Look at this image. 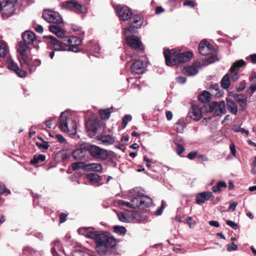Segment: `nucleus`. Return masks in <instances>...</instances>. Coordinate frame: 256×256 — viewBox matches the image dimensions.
Wrapping results in <instances>:
<instances>
[{
  "label": "nucleus",
  "mask_w": 256,
  "mask_h": 256,
  "mask_svg": "<svg viewBox=\"0 0 256 256\" xmlns=\"http://www.w3.org/2000/svg\"><path fill=\"white\" fill-rule=\"evenodd\" d=\"M142 24V22L140 20H134L128 28L124 30V34L126 36L127 44L134 50H142V48H141L142 43L138 37L130 34L136 32V29L140 28Z\"/></svg>",
  "instance_id": "f03ea898"
},
{
  "label": "nucleus",
  "mask_w": 256,
  "mask_h": 256,
  "mask_svg": "<svg viewBox=\"0 0 256 256\" xmlns=\"http://www.w3.org/2000/svg\"><path fill=\"white\" fill-rule=\"evenodd\" d=\"M36 146L40 149L47 150V149H48V148L50 146L48 142H44L42 143L36 142Z\"/></svg>",
  "instance_id": "49530a36"
},
{
  "label": "nucleus",
  "mask_w": 256,
  "mask_h": 256,
  "mask_svg": "<svg viewBox=\"0 0 256 256\" xmlns=\"http://www.w3.org/2000/svg\"><path fill=\"white\" fill-rule=\"evenodd\" d=\"M246 64V62L242 60H236L234 62L232 66H234V70L239 72V70L240 68L244 66Z\"/></svg>",
  "instance_id": "f704fd0d"
},
{
  "label": "nucleus",
  "mask_w": 256,
  "mask_h": 256,
  "mask_svg": "<svg viewBox=\"0 0 256 256\" xmlns=\"http://www.w3.org/2000/svg\"><path fill=\"white\" fill-rule=\"evenodd\" d=\"M23 42L28 44H32L36 40L34 34L30 31H26L22 34Z\"/></svg>",
  "instance_id": "4be33fe9"
},
{
  "label": "nucleus",
  "mask_w": 256,
  "mask_h": 256,
  "mask_svg": "<svg viewBox=\"0 0 256 256\" xmlns=\"http://www.w3.org/2000/svg\"><path fill=\"white\" fill-rule=\"evenodd\" d=\"M113 228L114 232L119 235H124L126 232V229L124 226H114Z\"/></svg>",
  "instance_id": "4c0bfd02"
},
{
  "label": "nucleus",
  "mask_w": 256,
  "mask_h": 256,
  "mask_svg": "<svg viewBox=\"0 0 256 256\" xmlns=\"http://www.w3.org/2000/svg\"><path fill=\"white\" fill-rule=\"evenodd\" d=\"M210 94L208 92L206 91H204L198 96V100L203 102H208L210 100Z\"/></svg>",
  "instance_id": "473e14b6"
},
{
  "label": "nucleus",
  "mask_w": 256,
  "mask_h": 256,
  "mask_svg": "<svg viewBox=\"0 0 256 256\" xmlns=\"http://www.w3.org/2000/svg\"><path fill=\"white\" fill-rule=\"evenodd\" d=\"M218 60L217 57L216 55H212L210 56H209L206 59L204 60L206 62V61L207 64H210L213 63Z\"/></svg>",
  "instance_id": "de8ad7c7"
},
{
  "label": "nucleus",
  "mask_w": 256,
  "mask_h": 256,
  "mask_svg": "<svg viewBox=\"0 0 256 256\" xmlns=\"http://www.w3.org/2000/svg\"><path fill=\"white\" fill-rule=\"evenodd\" d=\"M234 66H231L230 70V76L232 81L236 82L239 78L240 76L238 72L234 70Z\"/></svg>",
  "instance_id": "e433bc0d"
},
{
  "label": "nucleus",
  "mask_w": 256,
  "mask_h": 256,
  "mask_svg": "<svg viewBox=\"0 0 256 256\" xmlns=\"http://www.w3.org/2000/svg\"><path fill=\"white\" fill-rule=\"evenodd\" d=\"M197 154L196 152L192 151L188 154V158L190 160H192L196 156Z\"/></svg>",
  "instance_id": "6e6d98bb"
},
{
  "label": "nucleus",
  "mask_w": 256,
  "mask_h": 256,
  "mask_svg": "<svg viewBox=\"0 0 256 256\" xmlns=\"http://www.w3.org/2000/svg\"><path fill=\"white\" fill-rule=\"evenodd\" d=\"M86 168L90 170L101 172L102 170V166L98 163H91L86 166Z\"/></svg>",
  "instance_id": "7c9ffc66"
},
{
  "label": "nucleus",
  "mask_w": 256,
  "mask_h": 256,
  "mask_svg": "<svg viewBox=\"0 0 256 256\" xmlns=\"http://www.w3.org/2000/svg\"><path fill=\"white\" fill-rule=\"evenodd\" d=\"M188 116L190 118L198 121L202 117V108L196 104H193L190 108Z\"/></svg>",
  "instance_id": "dca6fc26"
},
{
  "label": "nucleus",
  "mask_w": 256,
  "mask_h": 256,
  "mask_svg": "<svg viewBox=\"0 0 256 256\" xmlns=\"http://www.w3.org/2000/svg\"><path fill=\"white\" fill-rule=\"evenodd\" d=\"M164 54L166 64L168 66H172L178 64L186 62L189 61L192 56V54L190 52L180 53L168 50H164Z\"/></svg>",
  "instance_id": "7ed1b4c3"
},
{
  "label": "nucleus",
  "mask_w": 256,
  "mask_h": 256,
  "mask_svg": "<svg viewBox=\"0 0 256 256\" xmlns=\"http://www.w3.org/2000/svg\"><path fill=\"white\" fill-rule=\"evenodd\" d=\"M132 117L130 114H127L125 116L123 119L122 122V126L123 128H125L128 122L132 120Z\"/></svg>",
  "instance_id": "79ce46f5"
},
{
  "label": "nucleus",
  "mask_w": 256,
  "mask_h": 256,
  "mask_svg": "<svg viewBox=\"0 0 256 256\" xmlns=\"http://www.w3.org/2000/svg\"><path fill=\"white\" fill-rule=\"evenodd\" d=\"M100 235V234H98L95 231H90L89 230L88 232H86V237L94 240H96V244L97 240L99 238Z\"/></svg>",
  "instance_id": "58836bf2"
},
{
  "label": "nucleus",
  "mask_w": 256,
  "mask_h": 256,
  "mask_svg": "<svg viewBox=\"0 0 256 256\" xmlns=\"http://www.w3.org/2000/svg\"><path fill=\"white\" fill-rule=\"evenodd\" d=\"M184 126L185 125L183 122L182 120H179L175 124L174 128L178 132L182 133Z\"/></svg>",
  "instance_id": "c9c22d12"
},
{
  "label": "nucleus",
  "mask_w": 256,
  "mask_h": 256,
  "mask_svg": "<svg viewBox=\"0 0 256 256\" xmlns=\"http://www.w3.org/2000/svg\"><path fill=\"white\" fill-rule=\"evenodd\" d=\"M72 256H86L85 254L80 250H75L72 253Z\"/></svg>",
  "instance_id": "052dcab7"
},
{
  "label": "nucleus",
  "mask_w": 256,
  "mask_h": 256,
  "mask_svg": "<svg viewBox=\"0 0 256 256\" xmlns=\"http://www.w3.org/2000/svg\"><path fill=\"white\" fill-rule=\"evenodd\" d=\"M226 224L232 228L236 229L238 227L237 224L233 221L228 220L226 222Z\"/></svg>",
  "instance_id": "864d4df0"
},
{
  "label": "nucleus",
  "mask_w": 256,
  "mask_h": 256,
  "mask_svg": "<svg viewBox=\"0 0 256 256\" xmlns=\"http://www.w3.org/2000/svg\"><path fill=\"white\" fill-rule=\"evenodd\" d=\"M58 127L62 132L68 133L70 135L74 134L76 132V122L74 120L70 118L68 114L66 112L61 114Z\"/></svg>",
  "instance_id": "39448f33"
},
{
  "label": "nucleus",
  "mask_w": 256,
  "mask_h": 256,
  "mask_svg": "<svg viewBox=\"0 0 256 256\" xmlns=\"http://www.w3.org/2000/svg\"><path fill=\"white\" fill-rule=\"evenodd\" d=\"M209 111L212 112L214 116H219L226 112V104L224 101H214L209 104Z\"/></svg>",
  "instance_id": "9d476101"
},
{
  "label": "nucleus",
  "mask_w": 256,
  "mask_h": 256,
  "mask_svg": "<svg viewBox=\"0 0 256 256\" xmlns=\"http://www.w3.org/2000/svg\"><path fill=\"white\" fill-rule=\"evenodd\" d=\"M98 140L101 142L106 145H110L112 144L114 141V138L111 135H100L98 136Z\"/></svg>",
  "instance_id": "412c9836"
},
{
  "label": "nucleus",
  "mask_w": 256,
  "mask_h": 256,
  "mask_svg": "<svg viewBox=\"0 0 256 256\" xmlns=\"http://www.w3.org/2000/svg\"><path fill=\"white\" fill-rule=\"evenodd\" d=\"M230 85V76L229 74H226L221 80L222 87L228 89Z\"/></svg>",
  "instance_id": "bb28decb"
},
{
  "label": "nucleus",
  "mask_w": 256,
  "mask_h": 256,
  "mask_svg": "<svg viewBox=\"0 0 256 256\" xmlns=\"http://www.w3.org/2000/svg\"><path fill=\"white\" fill-rule=\"evenodd\" d=\"M116 11L120 19L122 20H126L130 19L131 24L133 22L134 20H138L132 17V14L130 10L126 6H117L116 7Z\"/></svg>",
  "instance_id": "1a4fd4ad"
},
{
  "label": "nucleus",
  "mask_w": 256,
  "mask_h": 256,
  "mask_svg": "<svg viewBox=\"0 0 256 256\" xmlns=\"http://www.w3.org/2000/svg\"><path fill=\"white\" fill-rule=\"evenodd\" d=\"M67 214L62 213L60 216V223H63L66 220Z\"/></svg>",
  "instance_id": "4d7b16f0"
},
{
  "label": "nucleus",
  "mask_w": 256,
  "mask_h": 256,
  "mask_svg": "<svg viewBox=\"0 0 256 256\" xmlns=\"http://www.w3.org/2000/svg\"><path fill=\"white\" fill-rule=\"evenodd\" d=\"M250 57L252 63H256V54H251Z\"/></svg>",
  "instance_id": "774afa93"
},
{
  "label": "nucleus",
  "mask_w": 256,
  "mask_h": 256,
  "mask_svg": "<svg viewBox=\"0 0 256 256\" xmlns=\"http://www.w3.org/2000/svg\"><path fill=\"white\" fill-rule=\"evenodd\" d=\"M86 151V146L84 148H79L72 152V157L76 160H81L84 157V152Z\"/></svg>",
  "instance_id": "5701e85b"
},
{
  "label": "nucleus",
  "mask_w": 256,
  "mask_h": 256,
  "mask_svg": "<svg viewBox=\"0 0 256 256\" xmlns=\"http://www.w3.org/2000/svg\"><path fill=\"white\" fill-rule=\"evenodd\" d=\"M182 140V138H176V139L175 140V144L176 145V151L178 155H180L184 150V146H182L180 144H178V142H180Z\"/></svg>",
  "instance_id": "ea45409f"
},
{
  "label": "nucleus",
  "mask_w": 256,
  "mask_h": 256,
  "mask_svg": "<svg viewBox=\"0 0 256 256\" xmlns=\"http://www.w3.org/2000/svg\"><path fill=\"white\" fill-rule=\"evenodd\" d=\"M94 228L92 227H86V228H81L78 229V232L80 234L84 235L86 236V232H88L89 230L90 229H93Z\"/></svg>",
  "instance_id": "37998d69"
},
{
  "label": "nucleus",
  "mask_w": 256,
  "mask_h": 256,
  "mask_svg": "<svg viewBox=\"0 0 256 256\" xmlns=\"http://www.w3.org/2000/svg\"><path fill=\"white\" fill-rule=\"evenodd\" d=\"M146 66L147 61L146 60H138L134 62V64L131 66V72L136 74H142L144 72Z\"/></svg>",
  "instance_id": "4468645a"
},
{
  "label": "nucleus",
  "mask_w": 256,
  "mask_h": 256,
  "mask_svg": "<svg viewBox=\"0 0 256 256\" xmlns=\"http://www.w3.org/2000/svg\"><path fill=\"white\" fill-rule=\"evenodd\" d=\"M46 160V156L44 154H39L38 156H34V158L31 160L30 163L32 164H38L40 162H44Z\"/></svg>",
  "instance_id": "72a5a7b5"
},
{
  "label": "nucleus",
  "mask_w": 256,
  "mask_h": 256,
  "mask_svg": "<svg viewBox=\"0 0 256 256\" xmlns=\"http://www.w3.org/2000/svg\"><path fill=\"white\" fill-rule=\"evenodd\" d=\"M86 150L92 156L96 158L104 160L108 156V151L97 146L88 145L86 146Z\"/></svg>",
  "instance_id": "0eeeda50"
},
{
  "label": "nucleus",
  "mask_w": 256,
  "mask_h": 256,
  "mask_svg": "<svg viewBox=\"0 0 256 256\" xmlns=\"http://www.w3.org/2000/svg\"><path fill=\"white\" fill-rule=\"evenodd\" d=\"M80 164H81L79 162H74L72 164V168L74 170H76L77 169H78V168H80Z\"/></svg>",
  "instance_id": "69168bd1"
},
{
  "label": "nucleus",
  "mask_w": 256,
  "mask_h": 256,
  "mask_svg": "<svg viewBox=\"0 0 256 256\" xmlns=\"http://www.w3.org/2000/svg\"><path fill=\"white\" fill-rule=\"evenodd\" d=\"M27 44H28L24 42H20L18 44V50L20 54L18 56L20 62L28 58L26 54V51L28 49V46Z\"/></svg>",
  "instance_id": "6ab92c4d"
},
{
  "label": "nucleus",
  "mask_w": 256,
  "mask_h": 256,
  "mask_svg": "<svg viewBox=\"0 0 256 256\" xmlns=\"http://www.w3.org/2000/svg\"><path fill=\"white\" fill-rule=\"evenodd\" d=\"M118 217L119 220L124 222H130V218L122 212H118Z\"/></svg>",
  "instance_id": "a19ab883"
},
{
  "label": "nucleus",
  "mask_w": 256,
  "mask_h": 256,
  "mask_svg": "<svg viewBox=\"0 0 256 256\" xmlns=\"http://www.w3.org/2000/svg\"><path fill=\"white\" fill-rule=\"evenodd\" d=\"M56 139L60 142L61 144H66V141L65 138L61 134H56L55 136Z\"/></svg>",
  "instance_id": "c03bdc74"
},
{
  "label": "nucleus",
  "mask_w": 256,
  "mask_h": 256,
  "mask_svg": "<svg viewBox=\"0 0 256 256\" xmlns=\"http://www.w3.org/2000/svg\"><path fill=\"white\" fill-rule=\"evenodd\" d=\"M246 82L245 80H242V81L240 82L239 83L238 86V87L236 88L238 92L242 91L243 90H244V88H246Z\"/></svg>",
  "instance_id": "8fccbe9b"
},
{
  "label": "nucleus",
  "mask_w": 256,
  "mask_h": 256,
  "mask_svg": "<svg viewBox=\"0 0 256 256\" xmlns=\"http://www.w3.org/2000/svg\"><path fill=\"white\" fill-rule=\"evenodd\" d=\"M232 130L235 132H240L242 130V128L238 124L234 125L232 128Z\"/></svg>",
  "instance_id": "680f3d73"
},
{
  "label": "nucleus",
  "mask_w": 256,
  "mask_h": 256,
  "mask_svg": "<svg viewBox=\"0 0 256 256\" xmlns=\"http://www.w3.org/2000/svg\"><path fill=\"white\" fill-rule=\"evenodd\" d=\"M238 248V246L234 242L232 244H229L227 245V250L228 251L230 252L232 250H236Z\"/></svg>",
  "instance_id": "3c124183"
},
{
  "label": "nucleus",
  "mask_w": 256,
  "mask_h": 256,
  "mask_svg": "<svg viewBox=\"0 0 256 256\" xmlns=\"http://www.w3.org/2000/svg\"><path fill=\"white\" fill-rule=\"evenodd\" d=\"M208 223H209L210 225L211 226H214L216 228H218L220 226L219 223L218 221L210 220V221H209Z\"/></svg>",
  "instance_id": "0e129e2a"
},
{
  "label": "nucleus",
  "mask_w": 256,
  "mask_h": 256,
  "mask_svg": "<svg viewBox=\"0 0 256 256\" xmlns=\"http://www.w3.org/2000/svg\"><path fill=\"white\" fill-rule=\"evenodd\" d=\"M247 91L250 94H253L256 91V84L250 85Z\"/></svg>",
  "instance_id": "603ef678"
},
{
  "label": "nucleus",
  "mask_w": 256,
  "mask_h": 256,
  "mask_svg": "<svg viewBox=\"0 0 256 256\" xmlns=\"http://www.w3.org/2000/svg\"><path fill=\"white\" fill-rule=\"evenodd\" d=\"M112 112V108H110L106 110H100L99 113L102 119L108 120L110 118V114Z\"/></svg>",
  "instance_id": "c756f323"
},
{
  "label": "nucleus",
  "mask_w": 256,
  "mask_h": 256,
  "mask_svg": "<svg viewBox=\"0 0 256 256\" xmlns=\"http://www.w3.org/2000/svg\"><path fill=\"white\" fill-rule=\"evenodd\" d=\"M199 51L201 54L206 56L214 52L212 46L207 40H202L199 45Z\"/></svg>",
  "instance_id": "a211bd4d"
},
{
  "label": "nucleus",
  "mask_w": 256,
  "mask_h": 256,
  "mask_svg": "<svg viewBox=\"0 0 256 256\" xmlns=\"http://www.w3.org/2000/svg\"><path fill=\"white\" fill-rule=\"evenodd\" d=\"M8 52V47L6 42L0 40V58H4Z\"/></svg>",
  "instance_id": "c85d7f7f"
},
{
  "label": "nucleus",
  "mask_w": 256,
  "mask_h": 256,
  "mask_svg": "<svg viewBox=\"0 0 256 256\" xmlns=\"http://www.w3.org/2000/svg\"><path fill=\"white\" fill-rule=\"evenodd\" d=\"M118 204L124 207L132 208V204L131 202H127L122 200H120L118 201Z\"/></svg>",
  "instance_id": "a18cd8bd"
},
{
  "label": "nucleus",
  "mask_w": 256,
  "mask_h": 256,
  "mask_svg": "<svg viewBox=\"0 0 256 256\" xmlns=\"http://www.w3.org/2000/svg\"><path fill=\"white\" fill-rule=\"evenodd\" d=\"M212 196V193L210 192H204L198 193L196 195V202L198 204H202Z\"/></svg>",
  "instance_id": "aec40b11"
},
{
  "label": "nucleus",
  "mask_w": 256,
  "mask_h": 256,
  "mask_svg": "<svg viewBox=\"0 0 256 256\" xmlns=\"http://www.w3.org/2000/svg\"><path fill=\"white\" fill-rule=\"evenodd\" d=\"M86 178L90 182L96 183L101 180L100 177L97 174L94 173L88 174L86 175Z\"/></svg>",
  "instance_id": "2f4dec72"
},
{
  "label": "nucleus",
  "mask_w": 256,
  "mask_h": 256,
  "mask_svg": "<svg viewBox=\"0 0 256 256\" xmlns=\"http://www.w3.org/2000/svg\"><path fill=\"white\" fill-rule=\"evenodd\" d=\"M176 81L180 84H184L186 82V78L183 76H178L176 78Z\"/></svg>",
  "instance_id": "e2e57ef3"
},
{
  "label": "nucleus",
  "mask_w": 256,
  "mask_h": 256,
  "mask_svg": "<svg viewBox=\"0 0 256 256\" xmlns=\"http://www.w3.org/2000/svg\"><path fill=\"white\" fill-rule=\"evenodd\" d=\"M236 98L238 102L240 104V105L246 104V100L244 98V96L242 94L237 95Z\"/></svg>",
  "instance_id": "09e8293b"
},
{
  "label": "nucleus",
  "mask_w": 256,
  "mask_h": 256,
  "mask_svg": "<svg viewBox=\"0 0 256 256\" xmlns=\"http://www.w3.org/2000/svg\"><path fill=\"white\" fill-rule=\"evenodd\" d=\"M116 244V240L107 234H100L96 244V250L100 255L105 254Z\"/></svg>",
  "instance_id": "20e7f679"
},
{
  "label": "nucleus",
  "mask_w": 256,
  "mask_h": 256,
  "mask_svg": "<svg viewBox=\"0 0 256 256\" xmlns=\"http://www.w3.org/2000/svg\"><path fill=\"white\" fill-rule=\"evenodd\" d=\"M16 2L17 0H4L0 3V12L4 17L8 18L14 14Z\"/></svg>",
  "instance_id": "6e6552de"
},
{
  "label": "nucleus",
  "mask_w": 256,
  "mask_h": 256,
  "mask_svg": "<svg viewBox=\"0 0 256 256\" xmlns=\"http://www.w3.org/2000/svg\"><path fill=\"white\" fill-rule=\"evenodd\" d=\"M166 118L168 120H172V114L170 111H168L166 112Z\"/></svg>",
  "instance_id": "338daca9"
},
{
  "label": "nucleus",
  "mask_w": 256,
  "mask_h": 256,
  "mask_svg": "<svg viewBox=\"0 0 256 256\" xmlns=\"http://www.w3.org/2000/svg\"><path fill=\"white\" fill-rule=\"evenodd\" d=\"M228 110L232 114L236 115L238 113V105L233 100H228L226 102Z\"/></svg>",
  "instance_id": "b1692460"
},
{
  "label": "nucleus",
  "mask_w": 256,
  "mask_h": 256,
  "mask_svg": "<svg viewBox=\"0 0 256 256\" xmlns=\"http://www.w3.org/2000/svg\"><path fill=\"white\" fill-rule=\"evenodd\" d=\"M132 217L134 220H140V214L136 211L133 212L132 214Z\"/></svg>",
  "instance_id": "13d9d810"
},
{
  "label": "nucleus",
  "mask_w": 256,
  "mask_h": 256,
  "mask_svg": "<svg viewBox=\"0 0 256 256\" xmlns=\"http://www.w3.org/2000/svg\"><path fill=\"white\" fill-rule=\"evenodd\" d=\"M49 46L52 50L58 51L69 50L74 52H77L78 50V46L81 44V40L77 36L66 37L64 41L66 42H62L57 40L56 38L49 36Z\"/></svg>",
  "instance_id": "f257e3e1"
},
{
  "label": "nucleus",
  "mask_w": 256,
  "mask_h": 256,
  "mask_svg": "<svg viewBox=\"0 0 256 256\" xmlns=\"http://www.w3.org/2000/svg\"><path fill=\"white\" fill-rule=\"evenodd\" d=\"M182 72L186 75L192 76L197 74L198 70L194 66H190L184 68Z\"/></svg>",
  "instance_id": "393cba45"
},
{
  "label": "nucleus",
  "mask_w": 256,
  "mask_h": 256,
  "mask_svg": "<svg viewBox=\"0 0 256 256\" xmlns=\"http://www.w3.org/2000/svg\"><path fill=\"white\" fill-rule=\"evenodd\" d=\"M100 126V122L98 120H89L86 122V128L88 136L90 138H93L96 136Z\"/></svg>",
  "instance_id": "ddd939ff"
},
{
  "label": "nucleus",
  "mask_w": 256,
  "mask_h": 256,
  "mask_svg": "<svg viewBox=\"0 0 256 256\" xmlns=\"http://www.w3.org/2000/svg\"><path fill=\"white\" fill-rule=\"evenodd\" d=\"M41 62L38 59H36L32 60L29 58L22 61L20 62L21 67L24 69H28L32 72H34L37 66L40 65Z\"/></svg>",
  "instance_id": "f8f14e48"
},
{
  "label": "nucleus",
  "mask_w": 256,
  "mask_h": 256,
  "mask_svg": "<svg viewBox=\"0 0 256 256\" xmlns=\"http://www.w3.org/2000/svg\"><path fill=\"white\" fill-rule=\"evenodd\" d=\"M186 222L190 228L193 227L196 224V222L194 221H192L191 217H188L186 218Z\"/></svg>",
  "instance_id": "5fc2aeb1"
},
{
  "label": "nucleus",
  "mask_w": 256,
  "mask_h": 256,
  "mask_svg": "<svg viewBox=\"0 0 256 256\" xmlns=\"http://www.w3.org/2000/svg\"><path fill=\"white\" fill-rule=\"evenodd\" d=\"M42 17L50 23L60 24L62 22V19L58 13L53 11L45 10L42 14Z\"/></svg>",
  "instance_id": "9b49d317"
},
{
  "label": "nucleus",
  "mask_w": 256,
  "mask_h": 256,
  "mask_svg": "<svg viewBox=\"0 0 256 256\" xmlns=\"http://www.w3.org/2000/svg\"><path fill=\"white\" fill-rule=\"evenodd\" d=\"M66 6L77 13H84L86 12L85 6L78 4L74 0L66 2Z\"/></svg>",
  "instance_id": "f3484780"
},
{
  "label": "nucleus",
  "mask_w": 256,
  "mask_h": 256,
  "mask_svg": "<svg viewBox=\"0 0 256 256\" xmlns=\"http://www.w3.org/2000/svg\"><path fill=\"white\" fill-rule=\"evenodd\" d=\"M131 202L132 208H140L142 209L152 205V200L150 198L138 192L132 198Z\"/></svg>",
  "instance_id": "423d86ee"
},
{
  "label": "nucleus",
  "mask_w": 256,
  "mask_h": 256,
  "mask_svg": "<svg viewBox=\"0 0 256 256\" xmlns=\"http://www.w3.org/2000/svg\"><path fill=\"white\" fill-rule=\"evenodd\" d=\"M184 6H189L191 8H194L195 6V4L192 1L186 0L184 3Z\"/></svg>",
  "instance_id": "bf43d9fd"
},
{
  "label": "nucleus",
  "mask_w": 256,
  "mask_h": 256,
  "mask_svg": "<svg viewBox=\"0 0 256 256\" xmlns=\"http://www.w3.org/2000/svg\"><path fill=\"white\" fill-rule=\"evenodd\" d=\"M49 30L50 32L54 34L58 37H62L64 36V32L59 26L52 25L50 26Z\"/></svg>",
  "instance_id": "a878e982"
},
{
  "label": "nucleus",
  "mask_w": 256,
  "mask_h": 256,
  "mask_svg": "<svg viewBox=\"0 0 256 256\" xmlns=\"http://www.w3.org/2000/svg\"><path fill=\"white\" fill-rule=\"evenodd\" d=\"M226 186L227 185L225 182L220 181L216 184V186L212 188V190L214 193H220L222 192V188H226Z\"/></svg>",
  "instance_id": "cd10ccee"
},
{
  "label": "nucleus",
  "mask_w": 256,
  "mask_h": 256,
  "mask_svg": "<svg viewBox=\"0 0 256 256\" xmlns=\"http://www.w3.org/2000/svg\"><path fill=\"white\" fill-rule=\"evenodd\" d=\"M6 64L8 68L14 71L19 77L24 78L26 76V72L23 68L22 70L20 69L18 67V64L11 58H9L7 59Z\"/></svg>",
  "instance_id": "2eb2a0df"
}]
</instances>
